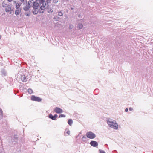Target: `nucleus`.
Here are the masks:
<instances>
[{"instance_id":"1","label":"nucleus","mask_w":153,"mask_h":153,"mask_svg":"<svg viewBox=\"0 0 153 153\" xmlns=\"http://www.w3.org/2000/svg\"><path fill=\"white\" fill-rule=\"evenodd\" d=\"M29 4L31 5V7H32L33 9V13L34 14H36L38 12V8L39 6V2H35L33 0H29Z\"/></svg>"},{"instance_id":"2","label":"nucleus","mask_w":153,"mask_h":153,"mask_svg":"<svg viewBox=\"0 0 153 153\" xmlns=\"http://www.w3.org/2000/svg\"><path fill=\"white\" fill-rule=\"evenodd\" d=\"M37 1L39 3V7L41 10L40 13H43V10L48 7V4L45 1V0H37Z\"/></svg>"},{"instance_id":"3","label":"nucleus","mask_w":153,"mask_h":153,"mask_svg":"<svg viewBox=\"0 0 153 153\" xmlns=\"http://www.w3.org/2000/svg\"><path fill=\"white\" fill-rule=\"evenodd\" d=\"M107 122L109 126L111 128L114 129H117L118 125L116 123V121L114 120H112L111 119H108L107 120Z\"/></svg>"},{"instance_id":"4","label":"nucleus","mask_w":153,"mask_h":153,"mask_svg":"<svg viewBox=\"0 0 153 153\" xmlns=\"http://www.w3.org/2000/svg\"><path fill=\"white\" fill-rule=\"evenodd\" d=\"M86 136L88 138L90 139H93L96 137V135L91 131L87 132L86 133Z\"/></svg>"},{"instance_id":"5","label":"nucleus","mask_w":153,"mask_h":153,"mask_svg":"<svg viewBox=\"0 0 153 153\" xmlns=\"http://www.w3.org/2000/svg\"><path fill=\"white\" fill-rule=\"evenodd\" d=\"M13 7H12V5L11 4H8L7 7L5 9V11L6 12H10L13 11Z\"/></svg>"},{"instance_id":"6","label":"nucleus","mask_w":153,"mask_h":153,"mask_svg":"<svg viewBox=\"0 0 153 153\" xmlns=\"http://www.w3.org/2000/svg\"><path fill=\"white\" fill-rule=\"evenodd\" d=\"M31 100L33 101L37 102H41L42 101V99L39 97H36L34 95H32L31 97Z\"/></svg>"},{"instance_id":"7","label":"nucleus","mask_w":153,"mask_h":153,"mask_svg":"<svg viewBox=\"0 0 153 153\" xmlns=\"http://www.w3.org/2000/svg\"><path fill=\"white\" fill-rule=\"evenodd\" d=\"M54 111L55 112L58 114L61 113L63 112V111L62 109L58 107H56L54 109Z\"/></svg>"},{"instance_id":"8","label":"nucleus","mask_w":153,"mask_h":153,"mask_svg":"<svg viewBox=\"0 0 153 153\" xmlns=\"http://www.w3.org/2000/svg\"><path fill=\"white\" fill-rule=\"evenodd\" d=\"M18 136L16 135H14L13 136V137L12 138V139H11L12 142L13 143L15 142L16 143L18 140Z\"/></svg>"},{"instance_id":"9","label":"nucleus","mask_w":153,"mask_h":153,"mask_svg":"<svg viewBox=\"0 0 153 153\" xmlns=\"http://www.w3.org/2000/svg\"><path fill=\"white\" fill-rule=\"evenodd\" d=\"M90 144L91 146L94 147H96L98 146L97 142L94 141H91L90 143Z\"/></svg>"},{"instance_id":"10","label":"nucleus","mask_w":153,"mask_h":153,"mask_svg":"<svg viewBox=\"0 0 153 153\" xmlns=\"http://www.w3.org/2000/svg\"><path fill=\"white\" fill-rule=\"evenodd\" d=\"M21 80L24 82H25L27 81V78L25 77L24 75H21Z\"/></svg>"},{"instance_id":"11","label":"nucleus","mask_w":153,"mask_h":153,"mask_svg":"<svg viewBox=\"0 0 153 153\" xmlns=\"http://www.w3.org/2000/svg\"><path fill=\"white\" fill-rule=\"evenodd\" d=\"M57 116H58L57 114H55L54 116H53L51 114L49 115V117L53 120H55L56 118L57 117Z\"/></svg>"},{"instance_id":"12","label":"nucleus","mask_w":153,"mask_h":153,"mask_svg":"<svg viewBox=\"0 0 153 153\" xmlns=\"http://www.w3.org/2000/svg\"><path fill=\"white\" fill-rule=\"evenodd\" d=\"M31 7V5H29V1L28 3V4L25 7L23 8V9L24 10L27 11Z\"/></svg>"},{"instance_id":"13","label":"nucleus","mask_w":153,"mask_h":153,"mask_svg":"<svg viewBox=\"0 0 153 153\" xmlns=\"http://www.w3.org/2000/svg\"><path fill=\"white\" fill-rule=\"evenodd\" d=\"M21 11V9H16L15 11V14L16 15H18Z\"/></svg>"},{"instance_id":"14","label":"nucleus","mask_w":153,"mask_h":153,"mask_svg":"<svg viewBox=\"0 0 153 153\" xmlns=\"http://www.w3.org/2000/svg\"><path fill=\"white\" fill-rule=\"evenodd\" d=\"M83 25L82 24L79 23L77 25V27L79 29H81L82 28Z\"/></svg>"},{"instance_id":"15","label":"nucleus","mask_w":153,"mask_h":153,"mask_svg":"<svg viewBox=\"0 0 153 153\" xmlns=\"http://www.w3.org/2000/svg\"><path fill=\"white\" fill-rule=\"evenodd\" d=\"M20 4L18 3H16V4L15 8L16 9H21L20 8Z\"/></svg>"},{"instance_id":"16","label":"nucleus","mask_w":153,"mask_h":153,"mask_svg":"<svg viewBox=\"0 0 153 153\" xmlns=\"http://www.w3.org/2000/svg\"><path fill=\"white\" fill-rule=\"evenodd\" d=\"M68 123L70 126H71L73 123V121L72 119H70L68 120Z\"/></svg>"},{"instance_id":"17","label":"nucleus","mask_w":153,"mask_h":153,"mask_svg":"<svg viewBox=\"0 0 153 153\" xmlns=\"http://www.w3.org/2000/svg\"><path fill=\"white\" fill-rule=\"evenodd\" d=\"M7 4L5 1H4L3 2L2 4V6L3 7H7Z\"/></svg>"},{"instance_id":"18","label":"nucleus","mask_w":153,"mask_h":153,"mask_svg":"<svg viewBox=\"0 0 153 153\" xmlns=\"http://www.w3.org/2000/svg\"><path fill=\"white\" fill-rule=\"evenodd\" d=\"M28 93L30 94H31L33 93V90L30 88L28 89Z\"/></svg>"},{"instance_id":"19","label":"nucleus","mask_w":153,"mask_h":153,"mask_svg":"<svg viewBox=\"0 0 153 153\" xmlns=\"http://www.w3.org/2000/svg\"><path fill=\"white\" fill-rule=\"evenodd\" d=\"M58 15L60 16H61L63 15V13L61 11H60L58 12Z\"/></svg>"},{"instance_id":"20","label":"nucleus","mask_w":153,"mask_h":153,"mask_svg":"<svg viewBox=\"0 0 153 153\" xmlns=\"http://www.w3.org/2000/svg\"><path fill=\"white\" fill-rule=\"evenodd\" d=\"M58 0H53L52 2L54 4H56L58 2Z\"/></svg>"},{"instance_id":"21","label":"nucleus","mask_w":153,"mask_h":153,"mask_svg":"<svg viewBox=\"0 0 153 153\" xmlns=\"http://www.w3.org/2000/svg\"><path fill=\"white\" fill-rule=\"evenodd\" d=\"M65 117V115L64 114H60L59 115V117Z\"/></svg>"},{"instance_id":"22","label":"nucleus","mask_w":153,"mask_h":153,"mask_svg":"<svg viewBox=\"0 0 153 153\" xmlns=\"http://www.w3.org/2000/svg\"><path fill=\"white\" fill-rule=\"evenodd\" d=\"M82 140L84 141H86V137L85 136H83L82 137Z\"/></svg>"},{"instance_id":"23","label":"nucleus","mask_w":153,"mask_h":153,"mask_svg":"<svg viewBox=\"0 0 153 153\" xmlns=\"http://www.w3.org/2000/svg\"><path fill=\"white\" fill-rule=\"evenodd\" d=\"M1 73L3 74L4 75H6V72L4 71V70H2L1 71Z\"/></svg>"},{"instance_id":"24","label":"nucleus","mask_w":153,"mask_h":153,"mask_svg":"<svg viewBox=\"0 0 153 153\" xmlns=\"http://www.w3.org/2000/svg\"><path fill=\"white\" fill-rule=\"evenodd\" d=\"M73 27V26L72 25H69V29H71Z\"/></svg>"},{"instance_id":"25","label":"nucleus","mask_w":153,"mask_h":153,"mask_svg":"<svg viewBox=\"0 0 153 153\" xmlns=\"http://www.w3.org/2000/svg\"><path fill=\"white\" fill-rule=\"evenodd\" d=\"M100 153H105V152L103 150L100 149L99 150Z\"/></svg>"},{"instance_id":"26","label":"nucleus","mask_w":153,"mask_h":153,"mask_svg":"<svg viewBox=\"0 0 153 153\" xmlns=\"http://www.w3.org/2000/svg\"><path fill=\"white\" fill-rule=\"evenodd\" d=\"M51 1V0H46V2L48 4L50 3Z\"/></svg>"},{"instance_id":"27","label":"nucleus","mask_w":153,"mask_h":153,"mask_svg":"<svg viewBox=\"0 0 153 153\" xmlns=\"http://www.w3.org/2000/svg\"><path fill=\"white\" fill-rule=\"evenodd\" d=\"M66 133L69 135L70 134V131L69 130H68L66 132Z\"/></svg>"},{"instance_id":"28","label":"nucleus","mask_w":153,"mask_h":153,"mask_svg":"<svg viewBox=\"0 0 153 153\" xmlns=\"http://www.w3.org/2000/svg\"><path fill=\"white\" fill-rule=\"evenodd\" d=\"M129 110L130 111H131L132 110H133V109L132 108H131V107H130L129 108Z\"/></svg>"},{"instance_id":"29","label":"nucleus","mask_w":153,"mask_h":153,"mask_svg":"<svg viewBox=\"0 0 153 153\" xmlns=\"http://www.w3.org/2000/svg\"><path fill=\"white\" fill-rule=\"evenodd\" d=\"M128 111V109L127 108H126L125 109V112H127Z\"/></svg>"},{"instance_id":"30","label":"nucleus","mask_w":153,"mask_h":153,"mask_svg":"<svg viewBox=\"0 0 153 153\" xmlns=\"http://www.w3.org/2000/svg\"><path fill=\"white\" fill-rule=\"evenodd\" d=\"M20 1H21V2H24V0H20Z\"/></svg>"},{"instance_id":"31","label":"nucleus","mask_w":153,"mask_h":153,"mask_svg":"<svg viewBox=\"0 0 153 153\" xmlns=\"http://www.w3.org/2000/svg\"><path fill=\"white\" fill-rule=\"evenodd\" d=\"M13 0H8V1L9 2H11Z\"/></svg>"},{"instance_id":"32","label":"nucleus","mask_w":153,"mask_h":153,"mask_svg":"<svg viewBox=\"0 0 153 153\" xmlns=\"http://www.w3.org/2000/svg\"><path fill=\"white\" fill-rule=\"evenodd\" d=\"M1 35H0V39H1Z\"/></svg>"},{"instance_id":"33","label":"nucleus","mask_w":153,"mask_h":153,"mask_svg":"<svg viewBox=\"0 0 153 153\" xmlns=\"http://www.w3.org/2000/svg\"><path fill=\"white\" fill-rule=\"evenodd\" d=\"M26 16H29V15L27 14L26 15Z\"/></svg>"},{"instance_id":"34","label":"nucleus","mask_w":153,"mask_h":153,"mask_svg":"<svg viewBox=\"0 0 153 153\" xmlns=\"http://www.w3.org/2000/svg\"><path fill=\"white\" fill-rule=\"evenodd\" d=\"M51 12H52L53 11V10H51Z\"/></svg>"},{"instance_id":"35","label":"nucleus","mask_w":153,"mask_h":153,"mask_svg":"<svg viewBox=\"0 0 153 153\" xmlns=\"http://www.w3.org/2000/svg\"><path fill=\"white\" fill-rule=\"evenodd\" d=\"M36 0V1H37V0Z\"/></svg>"}]
</instances>
